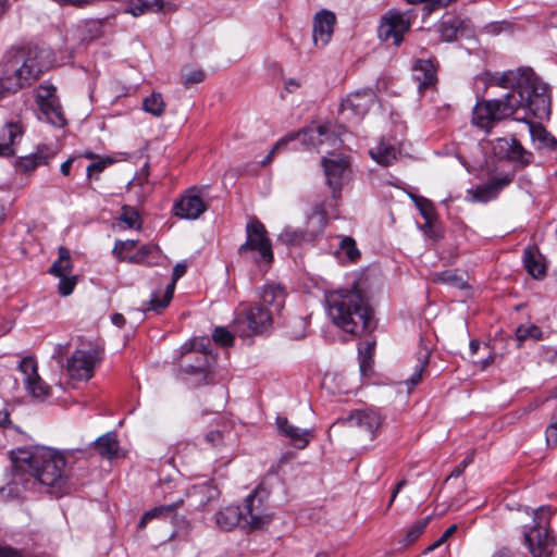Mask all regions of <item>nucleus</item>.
Instances as JSON below:
<instances>
[{
  "label": "nucleus",
  "instance_id": "f257e3e1",
  "mask_svg": "<svg viewBox=\"0 0 557 557\" xmlns=\"http://www.w3.org/2000/svg\"><path fill=\"white\" fill-rule=\"evenodd\" d=\"M487 86H496L509 91L502 98L478 101L472 112V123L490 132L498 122L522 111L525 121L530 115L543 119L549 113V96L545 84L530 67H519L505 72H485Z\"/></svg>",
  "mask_w": 557,
  "mask_h": 557
},
{
  "label": "nucleus",
  "instance_id": "f03ea898",
  "mask_svg": "<svg viewBox=\"0 0 557 557\" xmlns=\"http://www.w3.org/2000/svg\"><path fill=\"white\" fill-rule=\"evenodd\" d=\"M13 467V482H23L24 473H28L42 485L58 492L65 485V458L49 447L17 448L10 453Z\"/></svg>",
  "mask_w": 557,
  "mask_h": 557
},
{
  "label": "nucleus",
  "instance_id": "7ed1b4c3",
  "mask_svg": "<svg viewBox=\"0 0 557 557\" xmlns=\"http://www.w3.org/2000/svg\"><path fill=\"white\" fill-rule=\"evenodd\" d=\"M325 301L329 318L343 332L360 336L372 329L373 311L360 289L329 292Z\"/></svg>",
  "mask_w": 557,
  "mask_h": 557
},
{
  "label": "nucleus",
  "instance_id": "20e7f679",
  "mask_svg": "<svg viewBox=\"0 0 557 557\" xmlns=\"http://www.w3.org/2000/svg\"><path fill=\"white\" fill-rule=\"evenodd\" d=\"M37 49L9 51L1 63L0 100L29 86L44 72Z\"/></svg>",
  "mask_w": 557,
  "mask_h": 557
},
{
  "label": "nucleus",
  "instance_id": "39448f33",
  "mask_svg": "<svg viewBox=\"0 0 557 557\" xmlns=\"http://www.w3.org/2000/svg\"><path fill=\"white\" fill-rule=\"evenodd\" d=\"M525 515L531 522L523 527V539L532 557H553L555 540L549 534L552 511L548 507H541Z\"/></svg>",
  "mask_w": 557,
  "mask_h": 557
},
{
  "label": "nucleus",
  "instance_id": "423d86ee",
  "mask_svg": "<svg viewBox=\"0 0 557 557\" xmlns=\"http://www.w3.org/2000/svg\"><path fill=\"white\" fill-rule=\"evenodd\" d=\"M240 256L260 264H269L273 260L272 245L264 225L250 220L246 225V242L238 248Z\"/></svg>",
  "mask_w": 557,
  "mask_h": 557
},
{
  "label": "nucleus",
  "instance_id": "0eeeda50",
  "mask_svg": "<svg viewBox=\"0 0 557 557\" xmlns=\"http://www.w3.org/2000/svg\"><path fill=\"white\" fill-rule=\"evenodd\" d=\"M36 103L39 109V120L57 127H63L66 124V119L57 96V88L52 84L45 82L39 85L36 90Z\"/></svg>",
  "mask_w": 557,
  "mask_h": 557
},
{
  "label": "nucleus",
  "instance_id": "6e6552de",
  "mask_svg": "<svg viewBox=\"0 0 557 557\" xmlns=\"http://www.w3.org/2000/svg\"><path fill=\"white\" fill-rule=\"evenodd\" d=\"M411 11L399 12L397 10H389L382 16L379 37L384 41H392L393 45L399 46L404 35L411 27Z\"/></svg>",
  "mask_w": 557,
  "mask_h": 557
},
{
  "label": "nucleus",
  "instance_id": "1a4fd4ad",
  "mask_svg": "<svg viewBox=\"0 0 557 557\" xmlns=\"http://www.w3.org/2000/svg\"><path fill=\"white\" fill-rule=\"evenodd\" d=\"M208 208L203 188L190 187L175 200L173 214L178 219L193 221L199 219Z\"/></svg>",
  "mask_w": 557,
  "mask_h": 557
},
{
  "label": "nucleus",
  "instance_id": "9d476101",
  "mask_svg": "<svg viewBox=\"0 0 557 557\" xmlns=\"http://www.w3.org/2000/svg\"><path fill=\"white\" fill-rule=\"evenodd\" d=\"M235 323L244 335L262 334L272 324V312L261 306L244 308L237 313Z\"/></svg>",
  "mask_w": 557,
  "mask_h": 557
},
{
  "label": "nucleus",
  "instance_id": "9b49d317",
  "mask_svg": "<svg viewBox=\"0 0 557 557\" xmlns=\"http://www.w3.org/2000/svg\"><path fill=\"white\" fill-rule=\"evenodd\" d=\"M23 386L30 397L44 401L50 396L51 387L39 376L37 362L33 357H24L18 363Z\"/></svg>",
  "mask_w": 557,
  "mask_h": 557
},
{
  "label": "nucleus",
  "instance_id": "f8f14e48",
  "mask_svg": "<svg viewBox=\"0 0 557 557\" xmlns=\"http://www.w3.org/2000/svg\"><path fill=\"white\" fill-rule=\"evenodd\" d=\"M272 518L269 508L259 497L258 490L246 497L243 510V528L264 529L270 524Z\"/></svg>",
  "mask_w": 557,
  "mask_h": 557
},
{
  "label": "nucleus",
  "instance_id": "ddd939ff",
  "mask_svg": "<svg viewBox=\"0 0 557 557\" xmlns=\"http://www.w3.org/2000/svg\"><path fill=\"white\" fill-rule=\"evenodd\" d=\"M99 362V352L96 348L76 349L67 360L66 371L74 380H89L94 369Z\"/></svg>",
  "mask_w": 557,
  "mask_h": 557
},
{
  "label": "nucleus",
  "instance_id": "4468645a",
  "mask_svg": "<svg viewBox=\"0 0 557 557\" xmlns=\"http://www.w3.org/2000/svg\"><path fill=\"white\" fill-rule=\"evenodd\" d=\"M321 163L327 184L332 189V199L337 200L339 197V190L349 173L348 160L342 154L333 153L323 157Z\"/></svg>",
  "mask_w": 557,
  "mask_h": 557
},
{
  "label": "nucleus",
  "instance_id": "2eb2a0df",
  "mask_svg": "<svg viewBox=\"0 0 557 557\" xmlns=\"http://www.w3.org/2000/svg\"><path fill=\"white\" fill-rule=\"evenodd\" d=\"M187 265L184 262L175 264L172 273V281L165 286L164 290L156 289L151 293L149 300L143 302L144 312H161L171 302L176 282L186 273Z\"/></svg>",
  "mask_w": 557,
  "mask_h": 557
},
{
  "label": "nucleus",
  "instance_id": "dca6fc26",
  "mask_svg": "<svg viewBox=\"0 0 557 557\" xmlns=\"http://www.w3.org/2000/svg\"><path fill=\"white\" fill-rule=\"evenodd\" d=\"M493 153L499 159L509 160L525 166L531 163L532 153L525 150L515 138H497L493 143Z\"/></svg>",
  "mask_w": 557,
  "mask_h": 557
},
{
  "label": "nucleus",
  "instance_id": "f3484780",
  "mask_svg": "<svg viewBox=\"0 0 557 557\" xmlns=\"http://www.w3.org/2000/svg\"><path fill=\"white\" fill-rule=\"evenodd\" d=\"M375 99L371 89L348 95L341 103V112L348 120H360L367 114Z\"/></svg>",
  "mask_w": 557,
  "mask_h": 557
},
{
  "label": "nucleus",
  "instance_id": "a211bd4d",
  "mask_svg": "<svg viewBox=\"0 0 557 557\" xmlns=\"http://www.w3.org/2000/svg\"><path fill=\"white\" fill-rule=\"evenodd\" d=\"M383 418L375 409H360L352 411L346 419L337 423L358 428L364 432L370 440L375 437L376 430L381 426Z\"/></svg>",
  "mask_w": 557,
  "mask_h": 557
},
{
  "label": "nucleus",
  "instance_id": "6ab92c4d",
  "mask_svg": "<svg viewBox=\"0 0 557 557\" xmlns=\"http://www.w3.org/2000/svg\"><path fill=\"white\" fill-rule=\"evenodd\" d=\"M336 16L329 10H321L315 13L312 23V37L317 47H325L334 33Z\"/></svg>",
  "mask_w": 557,
  "mask_h": 557
},
{
  "label": "nucleus",
  "instance_id": "aec40b11",
  "mask_svg": "<svg viewBox=\"0 0 557 557\" xmlns=\"http://www.w3.org/2000/svg\"><path fill=\"white\" fill-rule=\"evenodd\" d=\"M336 200H329L317 203L312 208V212L308 215L306 222V232L309 239L314 240L324 231L327 224L329 209H333Z\"/></svg>",
  "mask_w": 557,
  "mask_h": 557
},
{
  "label": "nucleus",
  "instance_id": "412c9836",
  "mask_svg": "<svg viewBox=\"0 0 557 557\" xmlns=\"http://www.w3.org/2000/svg\"><path fill=\"white\" fill-rule=\"evenodd\" d=\"M275 422L278 434L288 438L290 444L298 449L306 448L313 437L312 430L295 426L285 417L277 416Z\"/></svg>",
  "mask_w": 557,
  "mask_h": 557
},
{
  "label": "nucleus",
  "instance_id": "4be33fe9",
  "mask_svg": "<svg viewBox=\"0 0 557 557\" xmlns=\"http://www.w3.org/2000/svg\"><path fill=\"white\" fill-rule=\"evenodd\" d=\"M208 346V339H193L182 345V355H185L189 351H196L200 354V357L197 360V364H188L185 367L186 373L196 374L207 372L208 368L210 367V360L213 358Z\"/></svg>",
  "mask_w": 557,
  "mask_h": 557
},
{
  "label": "nucleus",
  "instance_id": "5701e85b",
  "mask_svg": "<svg viewBox=\"0 0 557 557\" xmlns=\"http://www.w3.org/2000/svg\"><path fill=\"white\" fill-rule=\"evenodd\" d=\"M512 178L513 176L510 174L497 176L488 183L469 189L468 194L471 196L472 201L487 202L495 199L498 193L512 182Z\"/></svg>",
  "mask_w": 557,
  "mask_h": 557
},
{
  "label": "nucleus",
  "instance_id": "b1692460",
  "mask_svg": "<svg viewBox=\"0 0 557 557\" xmlns=\"http://www.w3.org/2000/svg\"><path fill=\"white\" fill-rule=\"evenodd\" d=\"M23 128L20 124L10 122L4 125L0 135V157L9 158L15 154V145L23 136Z\"/></svg>",
  "mask_w": 557,
  "mask_h": 557
},
{
  "label": "nucleus",
  "instance_id": "393cba45",
  "mask_svg": "<svg viewBox=\"0 0 557 557\" xmlns=\"http://www.w3.org/2000/svg\"><path fill=\"white\" fill-rule=\"evenodd\" d=\"M399 153L397 145L389 138H382L375 147L370 149L371 158L383 166L391 165Z\"/></svg>",
  "mask_w": 557,
  "mask_h": 557
},
{
  "label": "nucleus",
  "instance_id": "a878e982",
  "mask_svg": "<svg viewBox=\"0 0 557 557\" xmlns=\"http://www.w3.org/2000/svg\"><path fill=\"white\" fill-rule=\"evenodd\" d=\"M285 290L280 284H265L260 292L261 301L269 307L265 310H271L272 314L281 311L285 304Z\"/></svg>",
  "mask_w": 557,
  "mask_h": 557
},
{
  "label": "nucleus",
  "instance_id": "bb28decb",
  "mask_svg": "<svg viewBox=\"0 0 557 557\" xmlns=\"http://www.w3.org/2000/svg\"><path fill=\"white\" fill-rule=\"evenodd\" d=\"M412 77L419 89L428 88L436 82V70L431 60H418L412 67Z\"/></svg>",
  "mask_w": 557,
  "mask_h": 557
},
{
  "label": "nucleus",
  "instance_id": "cd10ccee",
  "mask_svg": "<svg viewBox=\"0 0 557 557\" xmlns=\"http://www.w3.org/2000/svg\"><path fill=\"white\" fill-rule=\"evenodd\" d=\"M325 125L326 123L312 122L310 125L298 132L299 136L297 139L301 138V143L306 148L320 151L321 141L319 140H322Z\"/></svg>",
  "mask_w": 557,
  "mask_h": 557
},
{
  "label": "nucleus",
  "instance_id": "c85d7f7f",
  "mask_svg": "<svg viewBox=\"0 0 557 557\" xmlns=\"http://www.w3.org/2000/svg\"><path fill=\"white\" fill-rule=\"evenodd\" d=\"M215 522L220 529L231 531L243 525V510L238 506H227L216 513Z\"/></svg>",
  "mask_w": 557,
  "mask_h": 557
},
{
  "label": "nucleus",
  "instance_id": "c756f323",
  "mask_svg": "<svg viewBox=\"0 0 557 557\" xmlns=\"http://www.w3.org/2000/svg\"><path fill=\"white\" fill-rule=\"evenodd\" d=\"M54 157V151L48 147H40L36 152L21 158L17 161V166L24 172L35 170L41 164H47L50 159Z\"/></svg>",
  "mask_w": 557,
  "mask_h": 557
},
{
  "label": "nucleus",
  "instance_id": "7c9ffc66",
  "mask_svg": "<svg viewBox=\"0 0 557 557\" xmlns=\"http://www.w3.org/2000/svg\"><path fill=\"white\" fill-rule=\"evenodd\" d=\"M466 32L465 22L458 17L444 18L438 25L442 40L450 42L457 40Z\"/></svg>",
  "mask_w": 557,
  "mask_h": 557
},
{
  "label": "nucleus",
  "instance_id": "2f4dec72",
  "mask_svg": "<svg viewBox=\"0 0 557 557\" xmlns=\"http://www.w3.org/2000/svg\"><path fill=\"white\" fill-rule=\"evenodd\" d=\"M523 263L527 272L534 278L545 275L546 265L542 255L534 248L528 247L523 252Z\"/></svg>",
  "mask_w": 557,
  "mask_h": 557
},
{
  "label": "nucleus",
  "instance_id": "473e14b6",
  "mask_svg": "<svg viewBox=\"0 0 557 557\" xmlns=\"http://www.w3.org/2000/svg\"><path fill=\"white\" fill-rule=\"evenodd\" d=\"M163 8V0H129L124 13L134 17L158 12Z\"/></svg>",
  "mask_w": 557,
  "mask_h": 557
},
{
  "label": "nucleus",
  "instance_id": "72a5a7b5",
  "mask_svg": "<svg viewBox=\"0 0 557 557\" xmlns=\"http://www.w3.org/2000/svg\"><path fill=\"white\" fill-rule=\"evenodd\" d=\"M321 141V150L319 152H325L327 156L333 154V150H336L342 145L341 132L337 127L326 122L325 129Z\"/></svg>",
  "mask_w": 557,
  "mask_h": 557
},
{
  "label": "nucleus",
  "instance_id": "f704fd0d",
  "mask_svg": "<svg viewBox=\"0 0 557 557\" xmlns=\"http://www.w3.org/2000/svg\"><path fill=\"white\" fill-rule=\"evenodd\" d=\"M95 446L99 454L108 459L114 458L119 453V442L115 433H107L95 442Z\"/></svg>",
  "mask_w": 557,
  "mask_h": 557
},
{
  "label": "nucleus",
  "instance_id": "c9c22d12",
  "mask_svg": "<svg viewBox=\"0 0 557 557\" xmlns=\"http://www.w3.org/2000/svg\"><path fill=\"white\" fill-rule=\"evenodd\" d=\"M529 125L530 135L533 141L539 143V148H555L557 146V140L540 124H533L528 121H524Z\"/></svg>",
  "mask_w": 557,
  "mask_h": 557
},
{
  "label": "nucleus",
  "instance_id": "e433bc0d",
  "mask_svg": "<svg viewBox=\"0 0 557 557\" xmlns=\"http://www.w3.org/2000/svg\"><path fill=\"white\" fill-rule=\"evenodd\" d=\"M59 258L55 260L50 269L49 273L54 276L69 275L72 273V261L70 251L65 247H59Z\"/></svg>",
  "mask_w": 557,
  "mask_h": 557
},
{
  "label": "nucleus",
  "instance_id": "4c0bfd02",
  "mask_svg": "<svg viewBox=\"0 0 557 557\" xmlns=\"http://www.w3.org/2000/svg\"><path fill=\"white\" fill-rule=\"evenodd\" d=\"M181 503L182 502H177L171 505L159 506L146 511L138 522V528L144 529L151 520L157 518H165L172 515L177 509Z\"/></svg>",
  "mask_w": 557,
  "mask_h": 557
},
{
  "label": "nucleus",
  "instance_id": "58836bf2",
  "mask_svg": "<svg viewBox=\"0 0 557 557\" xmlns=\"http://www.w3.org/2000/svg\"><path fill=\"white\" fill-rule=\"evenodd\" d=\"M220 492L211 483H203L191 488V497L199 498L198 506L205 507L209 502L219 497Z\"/></svg>",
  "mask_w": 557,
  "mask_h": 557
},
{
  "label": "nucleus",
  "instance_id": "ea45409f",
  "mask_svg": "<svg viewBox=\"0 0 557 557\" xmlns=\"http://www.w3.org/2000/svg\"><path fill=\"white\" fill-rule=\"evenodd\" d=\"M336 253L339 258L345 257L350 262H355L360 258V251L357 248L356 242L350 236L341 237Z\"/></svg>",
  "mask_w": 557,
  "mask_h": 557
},
{
  "label": "nucleus",
  "instance_id": "a19ab883",
  "mask_svg": "<svg viewBox=\"0 0 557 557\" xmlns=\"http://www.w3.org/2000/svg\"><path fill=\"white\" fill-rule=\"evenodd\" d=\"M278 239L286 245H300L302 243L312 242L307 236L306 230L286 227L280 234Z\"/></svg>",
  "mask_w": 557,
  "mask_h": 557
},
{
  "label": "nucleus",
  "instance_id": "79ce46f5",
  "mask_svg": "<svg viewBox=\"0 0 557 557\" xmlns=\"http://www.w3.org/2000/svg\"><path fill=\"white\" fill-rule=\"evenodd\" d=\"M143 109L154 116H161L165 111V102L160 92H152L143 101Z\"/></svg>",
  "mask_w": 557,
  "mask_h": 557
},
{
  "label": "nucleus",
  "instance_id": "37998d69",
  "mask_svg": "<svg viewBox=\"0 0 557 557\" xmlns=\"http://www.w3.org/2000/svg\"><path fill=\"white\" fill-rule=\"evenodd\" d=\"M120 221L128 228L139 230L141 220L137 210L131 206H123L121 209Z\"/></svg>",
  "mask_w": 557,
  "mask_h": 557
},
{
  "label": "nucleus",
  "instance_id": "c03bdc74",
  "mask_svg": "<svg viewBox=\"0 0 557 557\" xmlns=\"http://www.w3.org/2000/svg\"><path fill=\"white\" fill-rule=\"evenodd\" d=\"M159 253V249L154 245H143L132 256H126L128 262L132 263H149V258Z\"/></svg>",
  "mask_w": 557,
  "mask_h": 557
},
{
  "label": "nucleus",
  "instance_id": "a18cd8bd",
  "mask_svg": "<svg viewBox=\"0 0 557 557\" xmlns=\"http://www.w3.org/2000/svg\"><path fill=\"white\" fill-rule=\"evenodd\" d=\"M516 337L518 341H540L543 337L542 330L535 324H522L516 330Z\"/></svg>",
  "mask_w": 557,
  "mask_h": 557
},
{
  "label": "nucleus",
  "instance_id": "49530a36",
  "mask_svg": "<svg viewBox=\"0 0 557 557\" xmlns=\"http://www.w3.org/2000/svg\"><path fill=\"white\" fill-rule=\"evenodd\" d=\"M206 78V74L201 69L193 67V66H184L182 69V79L183 84L186 87H189L194 84H199L203 82Z\"/></svg>",
  "mask_w": 557,
  "mask_h": 557
},
{
  "label": "nucleus",
  "instance_id": "de8ad7c7",
  "mask_svg": "<svg viewBox=\"0 0 557 557\" xmlns=\"http://www.w3.org/2000/svg\"><path fill=\"white\" fill-rule=\"evenodd\" d=\"M428 362H429V352L423 351L418 359V364L416 366L413 373L406 381V384L409 385V388H408L409 391L421 382L422 373H423V370L426 367Z\"/></svg>",
  "mask_w": 557,
  "mask_h": 557
},
{
  "label": "nucleus",
  "instance_id": "09e8293b",
  "mask_svg": "<svg viewBox=\"0 0 557 557\" xmlns=\"http://www.w3.org/2000/svg\"><path fill=\"white\" fill-rule=\"evenodd\" d=\"M434 281L447 284L449 286H453V287H456L459 289H465L468 287L467 283L451 271H444L441 273H436Z\"/></svg>",
  "mask_w": 557,
  "mask_h": 557
},
{
  "label": "nucleus",
  "instance_id": "8fccbe9b",
  "mask_svg": "<svg viewBox=\"0 0 557 557\" xmlns=\"http://www.w3.org/2000/svg\"><path fill=\"white\" fill-rule=\"evenodd\" d=\"M137 246V240H117L115 242L113 253L122 261H127L126 256H132L131 251Z\"/></svg>",
  "mask_w": 557,
  "mask_h": 557
},
{
  "label": "nucleus",
  "instance_id": "3c124183",
  "mask_svg": "<svg viewBox=\"0 0 557 557\" xmlns=\"http://www.w3.org/2000/svg\"><path fill=\"white\" fill-rule=\"evenodd\" d=\"M411 198L414 201L417 208L419 209L421 215L424 218L425 222L428 224L431 223L434 216V209L432 203L423 197L411 195Z\"/></svg>",
  "mask_w": 557,
  "mask_h": 557
},
{
  "label": "nucleus",
  "instance_id": "603ef678",
  "mask_svg": "<svg viewBox=\"0 0 557 557\" xmlns=\"http://www.w3.org/2000/svg\"><path fill=\"white\" fill-rule=\"evenodd\" d=\"M59 277L58 292L62 296H69L73 293L75 285L77 283L76 275H61Z\"/></svg>",
  "mask_w": 557,
  "mask_h": 557
},
{
  "label": "nucleus",
  "instance_id": "864d4df0",
  "mask_svg": "<svg viewBox=\"0 0 557 557\" xmlns=\"http://www.w3.org/2000/svg\"><path fill=\"white\" fill-rule=\"evenodd\" d=\"M429 521V517L416 521L406 533V542L412 543L418 540V537L424 532Z\"/></svg>",
  "mask_w": 557,
  "mask_h": 557
},
{
  "label": "nucleus",
  "instance_id": "5fc2aeb1",
  "mask_svg": "<svg viewBox=\"0 0 557 557\" xmlns=\"http://www.w3.org/2000/svg\"><path fill=\"white\" fill-rule=\"evenodd\" d=\"M114 160L110 157L107 158H98L97 161L90 163L87 166V177L91 178L95 174L101 173L104 169L111 165Z\"/></svg>",
  "mask_w": 557,
  "mask_h": 557
},
{
  "label": "nucleus",
  "instance_id": "6e6d98bb",
  "mask_svg": "<svg viewBox=\"0 0 557 557\" xmlns=\"http://www.w3.org/2000/svg\"><path fill=\"white\" fill-rule=\"evenodd\" d=\"M298 136H299V133H289L286 136H284L283 138H281L275 144V146L272 148V150L269 152V154L262 160V164L263 165L268 164L272 160V157L276 151L286 147V145L288 143L296 140L298 138Z\"/></svg>",
  "mask_w": 557,
  "mask_h": 557
},
{
  "label": "nucleus",
  "instance_id": "4d7b16f0",
  "mask_svg": "<svg viewBox=\"0 0 557 557\" xmlns=\"http://www.w3.org/2000/svg\"><path fill=\"white\" fill-rule=\"evenodd\" d=\"M212 338L215 343L222 346H231L234 342V336L230 331L223 326L215 327L212 333Z\"/></svg>",
  "mask_w": 557,
  "mask_h": 557
},
{
  "label": "nucleus",
  "instance_id": "13d9d810",
  "mask_svg": "<svg viewBox=\"0 0 557 557\" xmlns=\"http://www.w3.org/2000/svg\"><path fill=\"white\" fill-rule=\"evenodd\" d=\"M85 32L88 33L84 39H94L100 36L102 29V22L100 20H89L83 23Z\"/></svg>",
  "mask_w": 557,
  "mask_h": 557
},
{
  "label": "nucleus",
  "instance_id": "bf43d9fd",
  "mask_svg": "<svg viewBox=\"0 0 557 557\" xmlns=\"http://www.w3.org/2000/svg\"><path fill=\"white\" fill-rule=\"evenodd\" d=\"M473 462V453L469 454L450 473L449 478L460 476L465 469Z\"/></svg>",
  "mask_w": 557,
  "mask_h": 557
},
{
  "label": "nucleus",
  "instance_id": "052dcab7",
  "mask_svg": "<svg viewBox=\"0 0 557 557\" xmlns=\"http://www.w3.org/2000/svg\"><path fill=\"white\" fill-rule=\"evenodd\" d=\"M457 530V525L453 524L450 525L443 534L442 536L435 541L430 547L429 550H433L437 547H440L443 543H445Z\"/></svg>",
  "mask_w": 557,
  "mask_h": 557
},
{
  "label": "nucleus",
  "instance_id": "680f3d73",
  "mask_svg": "<svg viewBox=\"0 0 557 557\" xmlns=\"http://www.w3.org/2000/svg\"><path fill=\"white\" fill-rule=\"evenodd\" d=\"M547 445L554 446L557 444V430L554 425H548L545 431Z\"/></svg>",
  "mask_w": 557,
  "mask_h": 557
},
{
  "label": "nucleus",
  "instance_id": "e2e57ef3",
  "mask_svg": "<svg viewBox=\"0 0 557 557\" xmlns=\"http://www.w3.org/2000/svg\"><path fill=\"white\" fill-rule=\"evenodd\" d=\"M61 5H73L77 8H83L92 2V0H54Z\"/></svg>",
  "mask_w": 557,
  "mask_h": 557
},
{
  "label": "nucleus",
  "instance_id": "0e129e2a",
  "mask_svg": "<svg viewBox=\"0 0 557 557\" xmlns=\"http://www.w3.org/2000/svg\"><path fill=\"white\" fill-rule=\"evenodd\" d=\"M206 441L213 446H216L222 443V434L220 431H211L206 434Z\"/></svg>",
  "mask_w": 557,
  "mask_h": 557
},
{
  "label": "nucleus",
  "instance_id": "69168bd1",
  "mask_svg": "<svg viewBox=\"0 0 557 557\" xmlns=\"http://www.w3.org/2000/svg\"><path fill=\"white\" fill-rule=\"evenodd\" d=\"M406 485V481L405 480H401L399 481L395 488L393 490L392 492V495H391V498H389V502H388V507H391L395 500V498L397 497L398 493L401 491V488Z\"/></svg>",
  "mask_w": 557,
  "mask_h": 557
},
{
  "label": "nucleus",
  "instance_id": "338daca9",
  "mask_svg": "<svg viewBox=\"0 0 557 557\" xmlns=\"http://www.w3.org/2000/svg\"><path fill=\"white\" fill-rule=\"evenodd\" d=\"M406 485V481L405 480H401L399 481L395 488L393 490L392 492V495H391V498H389V502H388V507H391L395 500V498L397 497L398 493L401 491V488Z\"/></svg>",
  "mask_w": 557,
  "mask_h": 557
},
{
  "label": "nucleus",
  "instance_id": "774afa93",
  "mask_svg": "<svg viewBox=\"0 0 557 557\" xmlns=\"http://www.w3.org/2000/svg\"><path fill=\"white\" fill-rule=\"evenodd\" d=\"M0 557H20V554L12 548H0Z\"/></svg>",
  "mask_w": 557,
  "mask_h": 557
}]
</instances>
